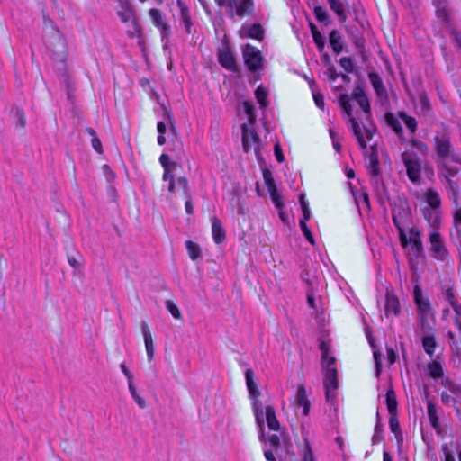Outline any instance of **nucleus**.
Returning a JSON list of instances; mask_svg holds the SVG:
<instances>
[{
	"label": "nucleus",
	"mask_w": 461,
	"mask_h": 461,
	"mask_svg": "<svg viewBox=\"0 0 461 461\" xmlns=\"http://www.w3.org/2000/svg\"><path fill=\"white\" fill-rule=\"evenodd\" d=\"M435 7L437 18L446 26V28L448 31L451 30V28H454L447 3L437 0Z\"/></svg>",
	"instance_id": "obj_23"
},
{
	"label": "nucleus",
	"mask_w": 461,
	"mask_h": 461,
	"mask_svg": "<svg viewBox=\"0 0 461 461\" xmlns=\"http://www.w3.org/2000/svg\"><path fill=\"white\" fill-rule=\"evenodd\" d=\"M413 300L417 306L418 314L422 321L430 312L431 306L429 300L423 295L421 287L415 285L413 287Z\"/></svg>",
	"instance_id": "obj_17"
},
{
	"label": "nucleus",
	"mask_w": 461,
	"mask_h": 461,
	"mask_svg": "<svg viewBox=\"0 0 461 461\" xmlns=\"http://www.w3.org/2000/svg\"><path fill=\"white\" fill-rule=\"evenodd\" d=\"M430 251L432 257L437 260L445 261L449 258V253L446 248L442 237L438 231H433L429 235Z\"/></svg>",
	"instance_id": "obj_15"
},
{
	"label": "nucleus",
	"mask_w": 461,
	"mask_h": 461,
	"mask_svg": "<svg viewBox=\"0 0 461 461\" xmlns=\"http://www.w3.org/2000/svg\"><path fill=\"white\" fill-rule=\"evenodd\" d=\"M306 295H307V303L310 308H312L314 311H317V304L315 301V295L312 291V287H308L306 290Z\"/></svg>",
	"instance_id": "obj_53"
},
{
	"label": "nucleus",
	"mask_w": 461,
	"mask_h": 461,
	"mask_svg": "<svg viewBox=\"0 0 461 461\" xmlns=\"http://www.w3.org/2000/svg\"><path fill=\"white\" fill-rule=\"evenodd\" d=\"M433 149L437 155V167L438 173H442V167H451L448 160L461 166V157L454 150L450 134L447 131L437 133L433 138Z\"/></svg>",
	"instance_id": "obj_3"
},
{
	"label": "nucleus",
	"mask_w": 461,
	"mask_h": 461,
	"mask_svg": "<svg viewBox=\"0 0 461 461\" xmlns=\"http://www.w3.org/2000/svg\"><path fill=\"white\" fill-rule=\"evenodd\" d=\"M328 79L330 83H334L340 76L334 66H330L326 71Z\"/></svg>",
	"instance_id": "obj_58"
},
{
	"label": "nucleus",
	"mask_w": 461,
	"mask_h": 461,
	"mask_svg": "<svg viewBox=\"0 0 461 461\" xmlns=\"http://www.w3.org/2000/svg\"><path fill=\"white\" fill-rule=\"evenodd\" d=\"M385 398H386V406H387L389 415L398 414V412H397L398 402H397L396 393L393 388H390L386 391Z\"/></svg>",
	"instance_id": "obj_37"
},
{
	"label": "nucleus",
	"mask_w": 461,
	"mask_h": 461,
	"mask_svg": "<svg viewBox=\"0 0 461 461\" xmlns=\"http://www.w3.org/2000/svg\"><path fill=\"white\" fill-rule=\"evenodd\" d=\"M339 65L347 73H352L354 70V62L350 57H342L339 61Z\"/></svg>",
	"instance_id": "obj_50"
},
{
	"label": "nucleus",
	"mask_w": 461,
	"mask_h": 461,
	"mask_svg": "<svg viewBox=\"0 0 461 461\" xmlns=\"http://www.w3.org/2000/svg\"><path fill=\"white\" fill-rule=\"evenodd\" d=\"M319 348L321 353V367L323 371H327L330 368H337L336 367V357L334 356H330V345L328 341L323 339H319Z\"/></svg>",
	"instance_id": "obj_21"
},
{
	"label": "nucleus",
	"mask_w": 461,
	"mask_h": 461,
	"mask_svg": "<svg viewBox=\"0 0 461 461\" xmlns=\"http://www.w3.org/2000/svg\"><path fill=\"white\" fill-rule=\"evenodd\" d=\"M410 238L406 236V244H401L403 249L410 246V255L420 259L424 254L421 232L416 228L409 230Z\"/></svg>",
	"instance_id": "obj_13"
},
{
	"label": "nucleus",
	"mask_w": 461,
	"mask_h": 461,
	"mask_svg": "<svg viewBox=\"0 0 461 461\" xmlns=\"http://www.w3.org/2000/svg\"><path fill=\"white\" fill-rule=\"evenodd\" d=\"M165 304H166L167 310L171 313V315L175 319L181 318V312H180L178 307L172 301L167 300Z\"/></svg>",
	"instance_id": "obj_52"
},
{
	"label": "nucleus",
	"mask_w": 461,
	"mask_h": 461,
	"mask_svg": "<svg viewBox=\"0 0 461 461\" xmlns=\"http://www.w3.org/2000/svg\"><path fill=\"white\" fill-rule=\"evenodd\" d=\"M311 32L312 35L313 41L318 49V50L322 53L325 49V39L317 27L311 23Z\"/></svg>",
	"instance_id": "obj_43"
},
{
	"label": "nucleus",
	"mask_w": 461,
	"mask_h": 461,
	"mask_svg": "<svg viewBox=\"0 0 461 461\" xmlns=\"http://www.w3.org/2000/svg\"><path fill=\"white\" fill-rule=\"evenodd\" d=\"M427 411L430 425L434 429H437L439 426V419L437 414V407L431 401H428L427 402Z\"/></svg>",
	"instance_id": "obj_46"
},
{
	"label": "nucleus",
	"mask_w": 461,
	"mask_h": 461,
	"mask_svg": "<svg viewBox=\"0 0 461 461\" xmlns=\"http://www.w3.org/2000/svg\"><path fill=\"white\" fill-rule=\"evenodd\" d=\"M420 104H421L422 110L424 112H429L431 110L429 99L426 95L420 96Z\"/></svg>",
	"instance_id": "obj_62"
},
{
	"label": "nucleus",
	"mask_w": 461,
	"mask_h": 461,
	"mask_svg": "<svg viewBox=\"0 0 461 461\" xmlns=\"http://www.w3.org/2000/svg\"><path fill=\"white\" fill-rule=\"evenodd\" d=\"M141 332H142L143 339H144L148 360L151 361L154 357L155 347H154L151 332H150L149 328L146 322H142V324H141Z\"/></svg>",
	"instance_id": "obj_29"
},
{
	"label": "nucleus",
	"mask_w": 461,
	"mask_h": 461,
	"mask_svg": "<svg viewBox=\"0 0 461 461\" xmlns=\"http://www.w3.org/2000/svg\"><path fill=\"white\" fill-rule=\"evenodd\" d=\"M444 296L450 305H453L458 302L453 286H448L444 290Z\"/></svg>",
	"instance_id": "obj_51"
},
{
	"label": "nucleus",
	"mask_w": 461,
	"mask_h": 461,
	"mask_svg": "<svg viewBox=\"0 0 461 461\" xmlns=\"http://www.w3.org/2000/svg\"><path fill=\"white\" fill-rule=\"evenodd\" d=\"M299 448V455L302 456V461H315L311 445L306 437L303 438V441L297 442Z\"/></svg>",
	"instance_id": "obj_33"
},
{
	"label": "nucleus",
	"mask_w": 461,
	"mask_h": 461,
	"mask_svg": "<svg viewBox=\"0 0 461 461\" xmlns=\"http://www.w3.org/2000/svg\"><path fill=\"white\" fill-rule=\"evenodd\" d=\"M339 101L340 107L342 108L346 115L348 117V124L354 136L357 140L359 147L363 150H366L367 148L366 140H372L375 134V129L365 127V134L363 133L359 122L352 115L353 107L351 104V99L348 95L341 94L339 97Z\"/></svg>",
	"instance_id": "obj_4"
},
{
	"label": "nucleus",
	"mask_w": 461,
	"mask_h": 461,
	"mask_svg": "<svg viewBox=\"0 0 461 461\" xmlns=\"http://www.w3.org/2000/svg\"><path fill=\"white\" fill-rule=\"evenodd\" d=\"M176 185L184 191L185 195L189 194V186L186 177L182 176L176 180Z\"/></svg>",
	"instance_id": "obj_56"
},
{
	"label": "nucleus",
	"mask_w": 461,
	"mask_h": 461,
	"mask_svg": "<svg viewBox=\"0 0 461 461\" xmlns=\"http://www.w3.org/2000/svg\"><path fill=\"white\" fill-rule=\"evenodd\" d=\"M386 352H387V361L389 362V364H391V365L394 364L397 359V354H396L395 350L393 348H387Z\"/></svg>",
	"instance_id": "obj_61"
},
{
	"label": "nucleus",
	"mask_w": 461,
	"mask_h": 461,
	"mask_svg": "<svg viewBox=\"0 0 461 461\" xmlns=\"http://www.w3.org/2000/svg\"><path fill=\"white\" fill-rule=\"evenodd\" d=\"M428 374L435 380L442 378L444 375L442 365L437 360H432L428 364Z\"/></svg>",
	"instance_id": "obj_39"
},
{
	"label": "nucleus",
	"mask_w": 461,
	"mask_h": 461,
	"mask_svg": "<svg viewBox=\"0 0 461 461\" xmlns=\"http://www.w3.org/2000/svg\"><path fill=\"white\" fill-rule=\"evenodd\" d=\"M377 421L375 425V433L371 438L372 445L383 443L384 441V426L380 421L379 412L376 411Z\"/></svg>",
	"instance_id": "obj_40"
},
{
	"label": "nucleus",
	"mask_w": 461,
	"mask_h": 461,
	"mask_svg": "<svg viewBox=\"0 0 461 461\" xmlns=\"http://www.w3.org/2000/svg\"><path fill=\"white\" fill-rule=\"evenodd\" d=\"M217 59L219 64L225 69L231 72L238 70L235 56L226 38L221 41V46L217 50Z\"/></svg>",
	"instance_id": "obj_10"
},
{
	"label": "nucleus",
	"mask_w": 461,
	"mask_h": 461,
	"mask_svg": "<svg viewBox=\"0 0 461 461\" xmlns=\"http://www.w3.org/2000/svg\"><path fill=\"white\" fill-rule=\"evenodd\" d=\"M149 17L153 25L158 29L161 36L163 50L168 49L171 27L164 19L162 13L157 8H151L149 11Z\"/></svg>",
	"instance_id": "obj_9"
},
{
	"label": "nucleus",
	"mask_w": 461,
	"mask_h": 461,
	"mask_svg": "<svg viewBox=\"0 0 461 461\" xmlns=\"http://www.w3.org/2000/svg\"><path fill=\"white\" fill-rule=\"evenodd\" d=\"M411 145L423 154H426L429 150L428 145L425 142L419 140H411Z\"/></svg>",
	"instance_id": "obj_59"
},
{
	"label": "nucleus",
	"mask_w": 461,
	"mask_h": 461,
	"mask_svg": "<svg viewBox=\"0 0 461 461\" xmlns=\"http://www.w3.org/2000/svg\"><path fill=\"white\" fill-rule=\"evenodd\" d=\"M176 5L180 11V23L184 26L185 33L190 34L192 32L193 23L189 8L182 0H176Z\"/></svg>",
	"instance_id": "obj_27"
},
{
	"label": "nucleus",
	"mask_w": 461,
	"mask_h": 461,
	"mask_svg": "<svg viewBox=\"0 0 461 461\" xmlns=\"http://www.w3.org/2000/svg\"><path fill=\"white\" fill-rule=\"evenodd\" d=\"M384 119L386 123L398 136H402L403 134L402 123L393 113H386L384 115Z\"/></svg>",
	"instance_id": "obj_38"
},
{
	"label": "nucleus",
	"mask_w": 461,
	"mask_h": 461,
	"mask_svg": "<svg viewBox=\"0 0 461 461\" xmlns=\"http://www.w3.org/2000/svg\"><path fill=\"white\" fill-rule=\"evenodd\" d=\"M299 201H300V204H301V208H302V212H303V217H304L305 219H310V217H311L310 208L305 202L303 194H300Z\"/></svg>",
	"instance_id": "obj_55"
},
{
	"label": "nucleus",
	"mask_w": 461,
	"mask_h": 461,
	"mask_svg": "<svg viewBox=\"0 0 461 461\" xmlns=\"http://www.w3.org/2000/svg\"><path fill=\"white\" fill-rule=\"evenodd\" d=\"M242 108L247 122L241 124V141L245 153L253 150L258 161L260 163L262 159L261 146L262 142L255 131V123L257 120L256 108L250 101H244Z\"/></svg>",
	"instance_id": "obj_2"
},
{
	"label": "nucleus",
	"mask_w": 461,
	"mask_h": 461,
	"mask_svg": "<svg viewBox=\"0 0 461 461\" xmlns=\"http://www.w3.org/2000/svg\"><path fill=\"white\" fill-rule=\"evenodd\" d=\"M323 372V387L325 391L326 401L331 404H335L337 402V391L339 388L338 369L330 368Z\"/></svg>",
	"instance_id": "obj_8"
},
{
	"label": "nucleus",
	"mask_w": 461,
	"mask_h": 461,
	"mask_svg": "<svg viewBox=\"0 0 461 461\" xmlns=\"http://www.w3.org/2000/svg\"><path fill=\"white\" fill-rule=\"evenodd\" d=\"M185 248L188 253V256L192 260H196L199 258H201V248L200 246L192 241V240H186L185 241Z\"/></svg>",
	"instance_id": "obj_47"
},
{
	"label": "nucleus",
	"mask_w": 461,
	"mask_h": 461,
	"mask_svg": "<svg viewBox=\"0 0 461 461\" xmlns=\"http://www.w3.org/2000/svg\"><path fill=\"white\" fill-rule=\"evenodd\" d=\"M313 14L316 20L320 23H326L329 21V14L327 10L321 5L314 7Z\"/></svg>",
	"instance_id": "obj_49"
},
{
	"label": "nucleus",
	"mask_w": 461,
	"mask_h": 461,
	"mask_svg": "<svg viewBox=\"0 0 461 461\" xmlns=\"http://www.w3.org/2000/svg\"><path fill=\"white\" fill-rule=\"evenodd\" d=\"M368 78L376 95L380 98H386L388 95L387 90L380 75L375 71H370L368 72Z\"/></svg>",
	"instance_id": "obj_26"
},
{
	"label": "nucleus",
	"mask_w": 461,
	"mask_h": 461,
	"mask_svg": "<svg viewBox=\"0 0 461 461\" xmlns=\"http://www.w3.org/2000/svg\"><path fill=\"white\" fill-rule=\"evenodd\" d=\"M92 147L93 149L99 154H102L103 153V147H102V142L101 140H99V138L97 137H94L92 139Z\"/></svg>",
	"instance_id": "obj_64"
},
{
	"label": "nucleus",
	"mask_w": 461,
	"mask_h": 461,
	"mask_svg": "<svg viewBox=\"0 0 461 461\" xmlns=\"http://www.w3.org/2000/svg\"><path fill=\"white\" fill-rule=\"evenodd\" d=\"M440 399L444 405L449 406L455 400L445 391L440 393Z\"/></svg>",
	"instance_id": "obj_63"
},
{
	"label": "nucleus",
	"mask_w": 461,
	"mask_h": 461,
	"mask_svg": "<svg viewBox=\"0 0 461 461\" xmlns=\"http://www.w3.org/2000/svg\"><path fill=\"white\" fill-rule=\"evenodd\" d=\"M448 32L456 47L461 50V32L455 28H451Z\"/></svg>",
	"instance_id": "obj_57"
},
{
	"label": "nucleus",
	"mask_w": 461,
	"mask_h": 461,
	"mask_svg": "<svg viewBox=\"0 0 461 461\" xmlns=\"http://www.w3.org/2000/svg\"><path fill=\"white\" fill-rule=\"evenodd\" d=\"M243 58L248 68L256 72L262 68L263 57L259 50L256 47L247 44L243 50Z\"/></svg>",
	"instance_id": "obj_14"
},
{
	"label": "nucleus",
	"mask_w": 461,
	"mask_h": 461,
	"mask_svg": "<svg viewBox=\"0 0 461 461\" xmlns=\"http://www.w3.org/2000/svg\"><path fill=\"white\" fill-rule=\"evenodd\" d=\"M117 15L124 24L131 23L132 21L137 20L131 6L128 3H121Z\"/></svg>",
	"instance_id": "obj_32"
},
{
	"label": "nucleus",
	"mask_w": 461,
	"mask_h": 461,
	"mask_svg": "<svg viewBox=\"0 0 461 461\" xmlns=\"http://www.w3.org/2000/svg\"><path fill=\"white\" fill-rule=\"evenodd\" d=\"M126 26L128 27L126 33L129 38L141 40L142 31L137 20L126 24Z\"/></svg>",
	"instance_id": "obj_45"
},
{
	"label": "nucleus",
	"mask_w": 461,
	"mask_h": 461,
	"mask_svg": "<svg viewBox=\"0 0 461 461\" xmlns=\"http://www.w3.org/2000/svg\"><path fill=\"white\" fill-rule=\"evenodd\" d=\"M366 168L367 173L370 178V183L372 186L378 190L379 188H384V185L381 178V169L380 163L378 158V154L376 149L374 147H371V152L366 157Z\"/></svg>",
	"instance_id": "obj_7"
},
{
	"label": "nucleus",
	"mask_w": 461,
	"mask_h": 461,
	"mask_svg": "<svg viewBox=\"0 0 461 461\" xmlns=\"http://www.w3.org/2000/svg\"><path fill=\"white\" fill-rule=\"evenodd\" d=\"M255 97L258 104H259L260 109L264 113L269 104L267 89L265 88L262 85L258 86L255 90Z\"/></svg>",
	"instance_id": "obj_35"
},
{
	"label": "nucleus",
	"mask_w": 461,
	"mask_h": 461,
	"mask_svg": "<svg viewBox=\"0 0 461 461\" xmlns=\"http://www.w3.org/2000/svg\"><path fill=\"white\" fill-rule=\"evenodd\" d=\"M212 240L216 244H221L226 239V232L222 227L221 221L213 216L211 218Z\"/></svg>",
	"instance_id": "obj_30"
},
{
	"label": "nucleus",
	"mask_w": 461,
	"mask_h": 461,
	"mask_svg": "<svg viewBox=\"0 0 461 461\" xmlns=\"http://www.w3.org/2000/svg\"><path fill=\"white\" fill-rule=\"evenodd\" d=\"M408 217V212L402 207H393L392 209V220L399 232V240L401 244H406V233L404 230V223Z\"/></svg>",
	"instance_id": "obj_16"
},
{
	"label": "nucleus",
	"mask_w": 461,
	"mask_h": 461,
	"mask_svg": "<svg viewBox=\"0 0 461 461\" xmlns=\"http://www.w3.org/2000/svg\"><path fill=\"white\" fill-rule=\"evenodd\" d=\"M459 169L455 167H442V173H438V177L446 181V191L447 197L455 207L461 206L460 185L454 177L459 173Z\"/></svg>",
	"instance_id": "obj_5"
},
{
	"label": "nucleus",
	"mask_w": 461,
	"mask_h": 461,
	"mask_svg": "<svg viewBox=\"0 0 461 461\" xmlns=\"http://www.w3.org/2000/svg\"><path fill=\"white\" fill-rule=\"evenodd\" d=\"M443 385L446 386L452 393L457 394L460 393L461 389L458 384L451 381L449 378H446L443 381Z\"/></svg>",
	"instance_id": "obj_54"
},
{
	"label": "nucleus",
	"mask_w": 461,
	"mask_h": 461,
	"mask_svg": "<svg viewBox=\"0 0 461 461\" xmlns=\"http://www.w3.org/2000/svg\"><path fill=\"white\" fill-rule=\"evenodd\" d=\"M310 219H305L304 217H302V219H300V221H299V224H300V228H301V230L302 232L303 233L304 237L306 238V240L311 243V244H314V239H313V236L312 234V231L310 230V228L308 227L307 225V221H309Z\"/></svg>",
	"instance_id": "obj_48"
},
{
	"label": "nucleus",
	"mask_w": 461,
	"mask_h": 461,
	"mask_svg": "<svg viewBox=\"0 0 461 461\" xmlns=\"http://www.w3.org/2000/svg\"><path fill=\"white\" fill-rule=\"evenodd\" d=\"M329 43L334 54L338 55L343 51L344 41L341 33L334 29L330 32Z\"/></svg>",
	"instance_id": "obj_31"
},
{
	"label": "nucleus",
	"mask_w": 461,
	"mask_h": 461,
	"mask_svg": "<svg viewBox=\"0 0 461 461\" xmlns=\"http://www.w3.org/2000/svg\"><path fill=\"white\" fill-rule=\"evenodd\" d=\"M330 10L337 14L340 23H345L348 19L346 13L347 8L349 7L348 0H327Z\"/></svg>",
	"instance_id": "obj_25"
},
{
	"label": "nucleus",
	"mask_w": 461,
	"mask_h": 461,
	"mask_svg": "<svg viewBox=\"0 0 461 461\" xmlns=\"http://www.w3.org/2000/svg\"><path fill=\"white\" fill-rule=\"evenodd\" d=\"M219 6L228 8L229 15L242 17L251 13L253 9L252 0H215Z\"/></svg>",
	"instance_id": "obj_11"
},
{
	"label": "nucleus",
	"mask_w": 461,
	"mask_h": 461,
	"mask_svg": "<svg viewBox=\"0 0 461 461\" xmlns=\"http://www.w3.org/2000/svg\"><path fill=\"white\" fill-rule=\"evenodd\" d=\"M422 347L424 351L429 356L432 357L435 353L437 348V341L433 335L425 336L422 338Z\"/></svg>",
	"instance_id": "obj_44"
},
{
	"label": "nucleus",
	"mask_w": 461,
	"mask_h": 461,
	"mask_svg": "<svg viewBox=\"0 0 461 461\" xmlns=\"http://www.w3.org/2000/svg\"><path fill=\"white\" fill-rule=\"evenodd\" d=\"M456 208L453 214V229L450 231L453 243L461 242V205Z\"/></svg>",
	"instance_id": "obj_28"
},
{
	"label": "nucleus",
	"mask_w": 461,
	"mask_h": 461,
	"mask_svg": "<svg viewBox=\"0 0 461 461\" xmlns=\"http://www.w3.org/2000/svg\"><path fill=\"white\" fill-rule=\"evenodd\" d=\"M397 114H398V117L403 121V122L406 125L409 131L411 134L415 133L418 129L417 120L414 117L407 114L404 111L398 112Z\"/></svg>",
	"instance_id": "obj_41"
},
{
	"label": "nucleus",
	"mask_w": 461,
	"mask_h": 461,
	"mask_svg": "<svg viewBox=\"0 0 461 461\" xmlns=\"http://www.w3.org/2000/svg\"><path fill=\"white\" fill-rule=\"evenodd\" d=\"M240 35L242 37L262 41L264 38V29L261 24L258 23H245L240 29Z\"/></svg>",
	"instance_id": "obj_24"
},
{
	"label": "nucleus",
	"mask_w": 461,
	"mask_h": 461,
	"mask_svg": "<svg viewBox=\"0 0 461 461\" xmlns=\"http://www.w3.org/2000/svg\"><path fill=\"white\" fill-rule=\"evenodd\" d=\"M262 173L264 183L270 195L271 201L275 205L276 209L278 211V214L281 221L284 223H287L288 218L285 212H284V203L282 201V196L278 192L272 172L267 168H264Z\"/></svg>",
	"instance_id": "obj_6"
},
{
	"label": "nucleus",
	"mask_w": 461,
	"mask_h": 461,
	"mask_svg": "<svg viewBox=\"0 0 461 461\" xmlns=\"http://www.w3.org/2000/svg\"><path fill=\"white\" fill-rule=\"evenodd\" d=\"M422 214L425 220L434 228H438L440 223L439 210L425 207L422 209Z\"/></svg>",
	"instance_id": "obj_34"
},
{
	"label": "nucleus",
	"mask_w": 461,
	"mask_h": 461,
	"mask_svg": "<svg viewBox=\"0 0 461 461\" xmlns=\"http://www.w3.org/2000/svg\"><path fill=\"white\" fill-rule=\"evenodd\" d=\"M401 313V303L394 292L386 290L384 314L387 319L398 317Z\"/></svg>",
	"instance_id": "obj_18"
},
{
	"label": "nucleus",
	"mask_w": 461,
	"mask_h": 461,
	"mask_svg": "<svg viewBox=\"0 0 461 461\" xmlns=\"http://www.w3.org/2000/svg\"><path fill=\"white\" fill-rule=\"evenodd\" d=\"M246 385L249 396L252 399V410L258 430L259 441L263 444L264 456L267 461H277L276 455L283 461L282 452H288L287 442L284 441V447L281 446L280 438L276 434H272L267 438L265 425L267 426L269 431H279L280 424L276 419L275 410L270 405L264 406L258 400L260 395L256 382L254 381V373L249 368L245 371Z\"/></svg>",
	"instance_id": "obj_1"
},
{
	"label": "nucleus",
	"mask_w": 461,
	"mask_h": 461,
	"mask_svg": "<svg viewBox=\"0 0 461 461\" xmlns=\"http://www.w3.org/2000/svg\"><path fill=\"white\" fill-rule=\"evenodd\" d=\"M294 406L295 408H302L303 416L307 417L310 414L311 401L303 384H301L297 388L294 397Z\"/></svg>",
	"instance_id": "obj_20"
},
{
	"label": "nucleus",
	"mask_w": 461,
	"mask_h": 461,
	"mask_svg": "<svg viewBox=\"0 0 461 461\" xmlns=\"http://www.w3.org/2000/svg\"><path fill=\"white\" fill-rule=\"evenodd\" d=\"M353 96L354 99L357 101V104L362 109L363 113L366 114V119L371 118V105L364 87H362L361 86H355L353 90Z\"/></svg>",
	"instance_id": "obj_22"
},
{
	"label": "nucleus",
	"mask_w": 461,
	"mask_h": 461,
	"mask_svg": "<svg viewBox=\"0 0 461 461\" xmlns=\"http://www.w3.org/2000/svg\"><path fill=\"white\" fill-rule=\"evenodd\" d=\"M389 429L394 434L397 441H402V433L398 420V414L389 415Z\"/></svg>",
	"instance_id": "obj_42"
},
{
	"label": "nucleus",
	"mask_w": 461,
	"mask_h": 461,
	"mask_svg": "<svg viewBox=\"0 0 461 461\" xmlns=\"http://www.w3.org/2000/svg\"><path fill=\"white\" fill-rule=\"evenodd\" d=\"M51 38H52L53 41L55 42L54 46L52 47L51 42H47L46 47H47L48 50L52 53V59L54 60H59L63 63L66 59L65 39H64L62 33L55 27H52Z\"/></svg>",
	"instance_id": "obj_12"
},
{
	"label": "nucleus",
	"mask_w": 461,
	"mask_h": 461,
	"mask_svg": "<svg viewBox=\"0 0 461 461\" xmlns=\"http://www.w3.org/2000/svg\"><path fill=\"white\" fill-rule=\"evenodd\" d=\"M313 100L318 108L323 109L324 108V96L320 92H313L312 93Z\"/></svg>",
	"instance_id": "obj_60"
},
{
	"label": "nucleus",
	"mask_w": 461,
	"mask_h": 461,
	"mask_svg": "<svg viewBox=\"0 0 461 461\" xmlns=\"http://www.w3.org/2000/svg\"><path fill=\"white\" fill-rule=\"evenodd\" d=\"M402 162L406 167V173L411 182L416 184L420 180L421 165L417 159L402 154Z\"/></svg>",
	"instance_id": "obj_19"
},
{
	"label": "nucleus",
	"mask_w": 461,
	"mask_h": 461,
	"mask_svg": "<svg viewBox=\"0 0 461 461\" xmlns=\"http://www.w3.org/2000/svg\"><path fill=\"white\" fill-rule=\"evenodd\" d=\"M425 198L429 208L439 210L441 206V198L438 191L433 188L428 189L425 194Z\"/></svg>",
	"instance_id": "obj_36"
}]
</instances>
